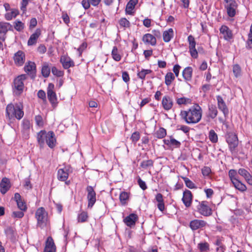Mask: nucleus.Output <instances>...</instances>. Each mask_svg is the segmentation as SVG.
Returning <instances> with one entry per match:
<instances>
[{
	"instance_id": "nucleus-42",
	"label": "nucleus",
	"mask_w": 252,
	"mask_h": 252,
	"mask_svg": "<svg viewBox=\"0 0 252 252\" xmlns=\"http://www.w3.org/2000/svg\"><path fill=\"white\" fill-rule=\"evenodd\" d=\"M176 103L180 105L182 104L186 105L187 104H190L191 103V100L189 98L182 97L178 98L176 99Z\"/></svg>"
},
{
	"instance_id": "nucleus-53",
	"label": "nucleus",
	"mask_w": 252,
	"mask_h": 252,
	"mask_svg": "<svg viewBox=\"0 0 252 252\" xmlns=\"http://www.w3.org/2000/svg\"><path fill=\"white\" fill-rule=\"evenodd\" d=\"M198 248L201 252H205L209 249V245L207 242L200 243L198 244Z\"/></svg>"
},
{
	"instance_id": "nucleus-56",
	"label": "nucleus",
	"mask_w": 252,
	"mask_h": 252,
	"mask_svg": "<svg viewBox=\"0 0 252 252\" xmlns=\"http://www.w3.org/2000/svg\"><path fill=\"white\" fill-rule=\"evenodd\" d=\"M8 24L0 22V33H5L7 31Z\"/></svg>"
},
{
	"instance_id": "nucleus-39",
	"label": "nucleus",
	"mask_w": 252,
	"mask_h": 252,
	"mask_svg": "<svg viewBox=\"0 0 252 252\" xmlns=\"http://www.w3.org/2000/svg\"><path fill=\"white\" fill-rule=\"evenodd\" d=\"M174 79V74L172 72H168L165 76V83L167 86H169Z\"/></svg>"
},
{
	"instance_id": "nucleus-23",
	"label": "nucleus",
	"mask_w": 252,
	"mask_h": 252,
	"mask_svg": "<svg viewBox=\"0 0 252 252\" xmlns=\"http://www.w3.org/2000/svg\"><path fill=\"white\" fill-rule=\"evenodd\" d=\"M220 32L223 35L225 40H230L233 37L232 31L226 26L223 25L220 29Z\"/></svg>"
},
{
	"instance_id": "nucleus-26",
	"label": "nucleus",
	"mask_w": 252,
	"mask_h": 252,
	"mask_svg": "<svg viewBox=\"0 0 252 252\" xmlns=\"http://www.w3.org/2000/svg\"><path fill=\"white\" fill-rule=\"evenodd\" d=\"M41 35V30L39 29H37L35 32L32 33L28 41V45L29 46H32L35 45L37 41L38 38Z\"/></svg>"
},
{
	"instance_id": "nucleus-54",
	"label": "nucleus",
	"mask_w": 252,
	"mask_h": 252,
	"mask_svg": "<svg viewBox=\"0 0 252 252\" xmlns=\"http://www.w3.org/2000/svg\"><path fill=\"white\" fill-rule=\"evenodd\" d=\"M35 121L37 126L39 127H42L44 126V121L42 117L38 115L35 117Z\"/></svg>"
},
{
	"instance_id": "nucleus-22",
	"label": "nucleus",
	"mask_w": 252,
	"mask_h": 252,
	"mask_svg": "<svg viewBox=\"0 0 252 252\" xmlns=\"http://www.w3.org/2000/svg\"><path fill=\"white\" fill-rule=\"evenodd\" d=\"M10 187L9 179L6 177L3 178L0 183V192L3 194H5L9 189Z\"/></svg>"
},
{
	"instance_id": "nucleus-45",
	"label": "nucleus",
	"mask_w": 252,
	"mask_h": 252,
	"mask_svg": "<svg viewBox=\"0 0 252 252\" xmlns=\"http://www.w3.org/2000/svg\"><path fill=\"white\" fill-rule=\"evenodd\" d=\"M154 161L152 159L143 160L140 163V167L144 169H147L149 167H153Z\"/></svg>"
},
{
	"instance_id": "nucleus-19",
	"label": "nucleus",
	"mask_w": 252,
	"mask_h": 252,
	"mask_svg": "<svg viewBox=\"0 0 252 252\" xmlns=\"http://www.w3.org/2000/svg\"><path fill=\"white\" fill-rule=\"evenodd\" d=\"M4 233L7 238L10 241L14 242L15 241L17 237V233L15 229L10 226H7L4 229Z\"/></svg>"
},
{
	"instance_id": "nucleus-10",
	"label": "nucleus",
	"mask_w": 252,
	"mask_h": 252,
	"mask_svg": "<svg viewBox=\"0 0 252 252\" xmlns=\"http://www.w3.org/2000/svg\"><path fill=\"white\" fill-rule=\"evenodd\" d=\"M188 41L189 44V49L191 57L196 59L198 57V52L196 49V41L194 37L192 35H189L188 37Z\"/></svg>"
},
{
	"instance_id": "nucleus-6",
	"label": "nucleus",
	"mask_w": 252,
	"mask_h": 252,
	"mask_svg": "<svg viewBox=\"0 0 252 252\" xmlns=\"http://www.w3.org/2000/svg\"><path fill=\"white\" fill-rule=\"evenodd\" d=\"M27 79V75L22 74L19 75L14 80V93L16 95H20L23 93L25 88L24 81Z\"/></svg>"
},
{
	"instance_id": "nucleus-7",
	"label": "nucleus",
	"mask_w": 252,
	"mask_h": 252,
	"mask_svg": "<svg viewBox=\"0 0 252 252\" xmlns=\"http://www.w3.org/2000/svg\"><path fill=\"white\" fill-rule=\"evenodd\" d=\"M229 150L232 154L236 152L238 145V139L237 135L233 132H229L226 138Z\"/></svg>"
},
{
	"instance_id": "nucleus-37",
	"label": "nucleus",
	"mask_w": 252,
	"mask_h": 252,
	"mask_svg": "<svg viewBox=\"0 0 252 252\" xmlns=\"http://www.w3.org/2000/svg\"><path fill=\"white\" fill-rule=\"evenodd\" d=\"M129 197V194L126 191H123L120 193L119 199L122 205H125L127 204Z\"/></svg>"
},
{
	"instance_id": "nucleus-16",
	"label": "nucleus",
	"mask_w": 252,
	"mask_h": 252,
	"mask_svg": "<svg viewBox=\"0 0 252 252\" xmlns=\"http://www.w3.org/2000/svg\"><path fill=\"white\" fill-rule=\"evenodd\" d=\"M54 85L53 83H49L47 90V97L52 104L56 103L57 97L55 92L54 91Z\"/></svg>"
},
{
	"instance_id": "nucleus-17",
	"label": "nucleus",
	"mask_w": 252,
	"mask_h": 252,
	"mask_svg": "<svg viewBox=\"0 0 252 252\" xmlns=\"http://www.w3.org/2000/svg\"><path fill=\"white\" fill-rule=\"evenodd\" d=\"M13 60L16 65L22 66L25 61V53L21 50L18 51L14 54Z\"/></svg>"
},
{
	"instance_id": "nucleus-63",
	"label": "nucleus",
	"mask_w": 252,
	"mask_h": 252,
	"mask_svg": "<svg viewBox=\"0 0 252 252\" xmlns=\"http://www.w3.org/2000/svg\"><path fill=\"white\" fill-rule=\"evenodd\" d=\"M24 186L27 189H31L32 188L31 181L29 179L26 178L24 181Z\"/></svg>"
},
{
	"instance_id": "nucleus-29",
	"label": "nucleus",
	"mask_w": 252,
	"mask_h": 252,
	"mask_svg": "<svg viewBox=\"0 0 252 252\" xmlns=\"http://www.w3.org/2000/svg\"><path fill=\"white\" fill-rule=\"evenodd\" d=\"M101 0H83L81 3L83 7L85 9H88L90 7L91 4L94 6H97Z\"/></svg>"
},
{
	"instance_id": "nucleus-28",
	"label": "nucleus",
	"mask_w": 252,
	"mask_h": 252,
	"mask_svg": "<svg viewBox=\"0 0 252 252\" xmlns=\"http://www.w3.org/2000/svg\"><path fill=\"white\" fill-rule=\"evenodd\" d=\"M155 200L158 202L157 207L161 212L165 210L164 202L162 194L158 193L157 194L155 197Z\"/></svg>"
},
{
	"instance_id": "nucleus-47",
	"label": "nucleus",
	"mask_w": 252,
	"mask_h": 252,
	"mask_svg": "<svg viewBox=\"0 0 252 252\" xmlns=\"http://www.w3.org/2000/svg\"><path fill=\"white\" fill-rule=\"evenodd\" d=\"M156 137L162 139L166 135V130L163 127L159 128L156 132Z\"/></svg>"
},
{
	"instance_id": "nucleus-40",
	"label": "nucleus",
	"mask_w": 252,
	"mask_h": 252,
	"mask_svg": "<svg viewBox=\"0 0 252 252\" xmlns=\"http://www.w3.org/2000/svg\"><path fill=\"white\" fill-rule=\"evenodd\" d=\"M111 55L115 61L119 62L121 60V56L118 53V48L116 46L113 47Z\"/></svg>"
},
{
	"instance_id": "nucleus-11",
	"label": "nucleus",
	"mask_w": 252,
	"mask_h": 252,
	"mask_svg": "<svg viewBox=\"0 0 252 252\" xmlns=\"http://www.w3.org/2000/svg\"><path fill=\"white\" fill-rule=\"evenodd\" d=\"M71 172L72 170L69 166H65L58 170L57 178L61 181H65L68 178L69 173Z\"/></svg>"
},
{
	"instance_id": "nucleus-49",
	"label": "nucleus",
	"mask_w": 252,
	"mask_h": 252,
	"mask_svg": "<svg viewBox=\"0 0 252 252\" xmlns=\"http://www.w3.org/2000/svg\"><path fill=\"white\" fill-rule=\"evenodd\" d=\"M228 176L232 183L238 179L236 170L230 169L228 172Z\"/></svg>"
},
{
	"instance_id": "nucleus-15",
	"label": "nucleus",
	"mask_w": 252,
	"mask_h": 252,
	"mask_svg": "<svg viewBox=\"0 0 252 252\" xmlns=\"http://www.w3.org/2000/svg\"><path fill=\"white\" fill-rule=\"evenodd\" d=\"M193 195L191 192L188 190L186 189L183 192V196L182 199L184 205L189 208L190 207L192 201Z\"/></svg>"
},
{
	"instance_id": "nucleus-13",
	"label": "nucleus",
	"mask_w": 252,
	"mask_h": 252,
	"mask_svg": "<svg viewBox=\"0 0 252 252\" xmlns=\"http://www.w3.org/2000/svg\"><path fill=\"white\" fill-rule=\"evenodd\" d=\"M60 61L65 69L75 66L74 61L67 55H62L60 58Z\"/></svg>"
},
{
	"instance_id": "nucleus-24",
	"label": "nucleus",
	"mask_w": 252,
	"mask_h": 252,
	"mask_svg": "<svg viewBox=\"0 0 252 252\" xmlns=\"http://www.w3.org/2000/svg\"><path fill=\"white\" fill-rule=\"evenodd\" d=\"M44 252H56V246L51 237H48L47 239Z\"/></svg>"
},
{
	"instance_id": "nucleus-60",
	"label": "nucleus",
	"mask_w": 252,
	"mask_h": 252,
	"mask_svg": "<svg viewBox=\"0 0 252 252\" xmlns=\"http://www.w3.org/2000/svg\"><path fill=\"white\" fill-rule=\"evenodd\" d=\"M62 18L64 23L68 25L70 22V19L68 14L66 12H63L62 15Z\"/></svg>"
},
{
	"instance_id": "nucleus-57",
	"label": "nucleus",
	"mask_w": 252,
	"mask_h": 252,
	"mask_svg": "<svg viewBox=\"0 0 252 252\" xmlns=\"http://www.w3.org/2000/svg\"><path fill=\"white\" fill-rule=\"evenodd\" d=\"M140 139V133L139 132H133L131 136L132 142L136 143Z\"/></svg>"
},
{
	"instance_id": "nucleus-34",
	"label": "nucleus",
	"mask_w": 252,
	"mask_h": 252,
	"mask_svg": "<svg viewBox=\"0 0 252 252\" xmlns=\"http://www.w3.org/2000/svg\"><path fill=\"white\" fill-rule=\"evenodd\" d=\"M234 187L241 192H244L247 190V187L242 183L239 179L232 183Z\"/></svg>"
},
{
	"instance_id": "nucleus-1",
	"label": "nucleus",
	"mask_w": 252,
	"mask_h": 252,
	"mask_svg": "<svg viewBox=\"0 0 252 252\" xmlns=\"http://www.w3.org/2000/svg\"><path fill=\"white\" fill-rule=\"evenodd\" d=\"M202 110L198 104H195L187 111L181 112V116L188 124H196L201 119Z\"/></svg>"
},
{
	"instance_id": "nucleus-58",
	"label": "nucleus",
	"mask_w": 252,
	"mask_h": 252,
	"mask_svg": "<svg viewBox=\"0 0 252 252\" xmlns=\"http://www.w3.org/2000/svg\"><path fill=\"white\" fill-rule=\"evenodd\" d=\"M24 215V213L21 211H14L12 214V217L13 218H22Z\"/></svg>"
},
{
	"instance_id": "nucleus-20",
	"label": "nucleus",
	"mask_w": 252,
	"mask_h": 252,
	"mask_svg": "<svg viewBox=\"0 0 252 252\" xmlns=\"http://www.w3.org/2000/svg\"><path fill=\"white\" fill-rule=\"evenodd\" d=\"M137 220L138 216L137 215L132 213L124 219V222L127 226L131 227L135 225V222Z\"/></svg>"
},
{
	"instance_id": "nucleus-12",
	"label": "nucleus",
	"mask_w": 252,
	"mask_h": 252,
	"mask_svg": "<svg viewBox=\"0 0 252 252\" xmlns=\"http://www.w3.org/2000/svg\"><path fill=\"white\" fill-rule=\"evenodd\" d=\"M207 224L206 221L202 220L194 219L189 222V227L190 229L195 231L199 229H202L205 227Z\"/></svg>"
},
{
	"instance_id": "nucleus-48",
	"label": "nucleus",
	"mask_w": 252,
	"mask_h": 252,
	"mask_svg": "<svg viewBox=\"0 0 252 252\" xmlns=\"http://www.w3.org/2000/svg\"><path fill=\"white\" fill-rule=\"evenodd\" d=\"M233 72L236 78L241 75V68L239 64H236L233 66Z\"/></svg>"
},
{
	"instance_id": "nucleus-52",
	"label": "nucleus",
	"mask_w": 252,
	"mask_h": 252,
	"mask_svg": "<svg viewBox=\"0 0 252 252\" xmlns=\"http://www.w3.org/2000/svg\"><path fill=\"white\" fill-rule=\"evenodd\" d=\"M14 28L16 31L21 32L24 28V24L20 21H16L14 22Z\"/></svg>"
},
{
	"instance_id": "nucleus-51",
	"label": "nucleus",
	"mask_w": 252,
	"mask_h": 252,
	"mask_svg": "<svg viewBox=\"0 0 252 252\" xmlns=\"http://www.w3.org/2000/svg\"><path fill=\"white\" fill-rule=\"evenodd\" d=\"M52 73L54 75L57 77H63L64 75V71L63 70L58 69L55 66L52 67Z\"/></svg>"
},
{
	"instance_id": "nucleus-41",
	"label": "nucleus",
	"mask_w": 252,
	"mask_h": 252,
	"mask_svg": "<svg viewBox=\"0 0 252 252\" xmlns=\"http://www.w3.org/2000/svg\"><path fill=\"white\" fill-rule=\"evenodd\" d=\"M19 14V11L17 9H12L11 12L6 13L5 14V18L7 20H10L12 18H15Z\"/></svg>"
},
{
	"instance_id": "nucleus-55",
	"label": "nucleus",
	"mask_w": 252,
	"mask_h": 252,
	"mask_svg": "<svg viewBox=\"0 0 252 252\" xmlns=\"http://www.w3.org/2000/svg\"><path fill=\"white\" fill-rule=\"evenodd\" d=\"M16 203L18 208L21 211H26L27 210V207L25 202L23 200H21Z\"/></svg>"
},
{
	"instance_id": "nucleus-2",
	"label": "nucleus",
	"mask_w": 252,
	"mask_h": 252,
	"mask_svg": "<svg viewBox=\"0 0 252 252\" xmlns=\"http://www.w3.org/2000/svg\"><path fill=\"white\" fill-rule=\"evenodd\" d=\"M37 140L41 148H43L46 143L50 148H53L56 145V140L52 131L40 130L37 134Z\"/></svg>"
},
{
	"instance_id": "nucleus-14",
	"label": "nucleus",
	"mask_w": 252,
	"mask_h": 252,
	"mask_svg": "<svg viewBox=\"0 0 252 252\" xmlns=\"http://www.w3.org/2000/svg\"><path fill=\"white\" fill-rule=\"evenodd\" d=\"M217 100L218 108L223 113L224 117H227L229 113V111L225 102L222 97L219 95L217 96Z\"/></svg>"
},
{
	"instance_id": "nucleus-61",
	"label": "nucleus",
	"mask_w": 252,
	"mask_h": 252,
	"mask_svg": "<svg viewBox=\"0 0 252 252\" xmlns=\"http://www.w3.org/2000/svg\"><path fill=\"white\" fill-rule=\"evenodd\" d=\"M138 184L139 186V187L145 190L147 187L146 186V184L144 181H143L140 178H139L138 179Z\"/></svg>"
},
{
	"instance_id": "nucleus-32",
	"label": "nucleus",
	"mask_w": 252,
	"mask_h": 252,
	"mask_svg": "<svg viewBox=\"0 0 252 252\" xmlns=\"http://www.w3.org/2000/svg\"><path fill=\"white\" fill-rule=\"evenodd\" d=\"M163 40L165 42H169L174 36V32L172 28L165 31L163 32Z\"/></svg>"
},
{
	"instance_id": "nucleus-36",
	"label": "nucleus",
	"mask_w": 252,
	"mask_h": 252,
	"mask_svg": "<svg viewBox=\"0 0 252 252\" xmlns=\"http://www.w3.org/2000/svg\"><path fill=\"white\" fill-rule=\"evenodd\" d=\"M89 219L88 214L87 212L81 211L78 215L77 220L78 222H87Z\"/></svg>"
},
{
	"instance_id": "nucleus-59",
	"label": "nucleus",
	"mask_w": 252,
	"mask_h": 252,
	"mask_svg": "<svg viewBox=\"0 0 252 252\" xmlns=\"http://www.w3.org/2000/svg\"><path fill=\"white\" fill-rule=\"evenodd\" d=\"M87 47V43L86 42H84L82 43V44L80 46V47L77 49V51L79 53V56H81L82 53L83 51L86 49Z\"/></svg>"
},
{
	"instance_id": "nucleus-62",
	"label": "nucleus",
	"mask_w": 252,
	"mask_h": 252,
	"mask_svg": "<svg viewBox=\"0 0 252 252\" xmlns=\"http://www.w3.org/2000/svg\"><path fill=\"white\" fill-rule=\"evenodd\" d=\"M238 173L245 178L250 173L245 169L240 168L238 170Z\"/></svg>"
},
{
	"instance_id": "nucleus-3",
	"label": "nucleus",
	"mask_w": 252,
	"mask_h": 252,
	"mask_svg": "<svg viewBox=\"0 0 252 252\" xmlns=\"http://www.w3.org/2000/svg\"><path fill=\"white\" fill-rule=\"evenodd\" d=\"M23 109V105L21 104L16 103L14 105L10 103L7 105L6 107V116L10 123L15 120V118L20 120L23 117L24 113Z\"/></svg>"
},
{
	"instance_id": "nucleus-31",
	"label": "nucleus",
	"mask_w": 252,
	"mask_h": 252,
	"mask_svg": "<svg viewBox=\"0 0 252 252\" xmlns=\"http://www.w3.org/2000/svg\"><path fill=\"white\" fill-rule=\"evenodd\" d=\"M138 2V0H130L126 6V13L129 15H132L133 13L132 10L134 8L135 6L137 4Z\"/></svg>"
},
{
	"instance_id": "nucleus-8",
	"label": "nucleus",
	"mask_w": 252,
	"mask_h": 252,
	"mask_svg": "<svg viewBox=\"0 0 252 252\" xmlns=\"http://www.w3.org/2000/svg\"><path fill=\"white\" fill-rule=\"evenodd\" d=\"M24 70L32 79H34L36 74V66L35 63L32 61L27 62L24 66Z\"/></svg>"
},
{
	"instance_id": "nucleus-38",
	"label": "nucleus",
	"mask_w": 252,
	"mask_h": 252,
	"mask_svg": "<svg viewBox=\"0 0 252 252\" xmlns=\"http://www.w3.org/2000/svg\"><path fill=\"white\" fill-rule=\"evenodd\" d=\"M31 125L29 120L24 119L22 121V130L24 133H28L31 128Z\"/></svg>"
},
{
	"instance_id": "nucleus-27",
	"label": "nucleus",
	"mask_w": 252,
	"mask_h": 252,
	"mask_svg": "<svg viewBox=\"0 0 252 252\" xmlns=\"http://www.w3.org/2000/svg\"><path fill=\"white\" fill-rule=\"evenodd\" d=\"M225 8L226 9L228 15L230 17H233L236 14V10L237 8L238 5L236 2L230 5H224Z\"/></svg>"
},
{
	"instance_id": "nucleus-43",
	"label": "nucleus",
	"mask_w": 252,
	"mask_h": 252,
	"mask_svg": "<svg viewBox=\"0 0 252 252\" xmlns=\"http://www.w3.org/2000/svg\"><path fill=\"white\" fill-rule=\"evenodd\" d=\"M209 138L213 143H216L218 142V135L213 129L210 130L209 133Z\"/></svg>"
},
{
	"instance_id": "nucleus-9",
	"label": "nucleus",
	"mask_w": 252,
	"mask_h": 252,
	"mask_svg": "<svg viewBox=\"0 0 252 252\" xmlns=\"http://www.w3.org/2000/svg\"><path fill=\"white\" fill-rule=\"evenodd\" d=\"M87 193V199L88 201V207L92 208L96 202V193L93 188L88 186L86 188Z\"/></svg>"
},
{
	"instance_id": "nucleus-33",
	"label": "nucleus",
	"mask_w": 252,
	"mask_h": 252,
	"mask_svg": "<svg viewBox=\"0 0 252 252\" xmlns=\"http://www.w3.org/2000/svg\"><path fill=\"white\" fill-rule=\"evenodd\" d=\"M218 110L217 107L214 105H211L209 106L208 112V117L211 118L212 119H215L218 115Z\"/></svg>"
},
{
	"instance_id": "nucleus-46",
	"label": "nucleus",
	"mask_w": 252,
	"mask_h": 252,
	"mask_svg": "<svg viewBox=\"0 0 252 252\" xmlns=\"http://www.w3.org/2000/svg\"><path fill=\"white\" fill-rule=\"evenodd\" d=\"M119 24L121 27L125 29L129 28L130 26L129 21L126 18H121L119 21Z\"/></svg>"
},
{
	"instance_id": "nucleus-5",
	"label": "nucleus",
	"mask_w": 252,
	"mask_h": 252,
	"mask_svg": "<svg viewBox=\"0 0 252 252\" xmlns=\"http://www.w3.org/2000/svg\"><path fill=\"white\" fill-rule=\"evenodd\" d=\"M37 226L43 228L48 224V213L43 207H39L35 212Z\"/></svg>"
},
{
	"instance_id": "nucleus-50",
	"label": "nucleus",
	"mask_w": 252,
	"mask_h": 252,
	"mask_svg": "<svg viewBox=\"0 0 252 252\" xmlns=\"http://www.w3.org/2000/svg\"><path fill=\"white\" fill-rule=\"evenodd\" d=\"M182 178L188 188L191 189L196 188L195 184L188 178L184 177H182Z\"/></svg>"
},
{
	"instance_id": "nucleus-35",
	"label": "nucleus",
	"mask_w": 252,
	"mask_h": 252,
	"mask_svg": "<svg viewBox=\"0 0 252 252\" xmlns=\"http://www.w3.org/2000/svg\"><path fill=\"white\" fill-rule=\"evenodd\" d=\"M51 69L48 63H44L42 68H41V74L42 76L45 78L48 77L50 73Z\"/></svg>"
},
{
	"instance_id": "nucleus-25",
	"label": "nucleus",
	"mask_w": 252,
	"mask_h": 252,
	"mask_svg": "<svg viewBox=\"0 0 252 252\" xmlns=\"http://www.w3.org/2000/svg\"><path fill=\"white\" fill-rule=\"evenodd\" d=\"M142 40L144 43L146 44L151 45L152 46H155L157 44V39L155 36L150 33L145 34L143 36Z\"/></svg>"
},
{
	"instance_id": "nucleus-4",
	"label": "nucleus",
	"mask_w": 252,
	"mask_h": 252,
	"mask_svg": "<svg viewBox=\"0 0 252 252\" xmlns=\"http://www.w3.org/2000/svg\"><path fill=\"white\" fill-rule=\"evenodd\" d=\"M208 204L206 201H199L195 200L192 209L203 216L209 217L212 215L213 211Z\"/></svg>"
},
{
	"instance_id": "nucleus-64",
	"label": "nucleus",
	"mask_w": 252,
	"mask_h": 252,
	"mask_svg": "<svg viewBox=\"0 0 252 252\" xmlns=\"http://www.w3.org/2000/svg\"><path fill=\"white\" fill-rule=\"evenodd\" d=\"M46 48L45 45L40 44L37 48V51L40 54H44L46 52Z\"/></svg>"
},
{
	"instance_id": "nucleus-18",
	"label": "nucleus",
	"mask_w": 252,
	"mask_h": 252,
	"mask_svg": "<svg viewBox=\"0 0 252 252\" xmlns=\"http://www.w3.org/2000/svg\"><path fill=\"white\" fill-rule=\"evenodd\" d=\"M164 144L171 148H179L181 146V142L177 141L173 138L172 136H170L169 139H165L163 140Z\"/></svg>"
},
{
	"instance_id": "nucleus-44",
	"label": "nucleus",
	"mask_w": 252,
	"mask_h": 252,
	"mask_svg": "<svg viewBox=\"0 0 252 252\" xmlns=\"http://www.w3.org/2000/svg\"><path fill=\"white\" fill-rule=\"evenodd\" d=\"M152 72V70L151 69H142L140 71H139L137 73V76L140 79L144 80L145 79L146 75Z\"/></svg>"
},
{
	"instance_id": "nucleus-30",
	"label": "nucleus",
	"mask_w": 252,
	"mask_h": 252,
	"mask_svg": "<svg viewBox=\"0 0 252 252\" xmlns=\"http://www.w3.org/2000/svg\"><path fill=\"white\" fill-rule=\"evenodd\" d=\"M192 68L190 66L186 67L182 72V75L186 81H190L192 78Z\"/></svg>"
},
{
	"instance_id": "nucleus-21",
	"label": "nucleus",
	"mask_w": 252,
	"mask_h": 252,
	"mask_svg": "<svg viewBox=\"0 0 252 252\" xmlns=\"http://www.w3.org/2000/svg\"><path fill=\"white\" fill-rule=\"evenodd\" d=\"M161 103L164 109L168 111L173 105V99L170 96L165 95L162 98Z\"/></svg>"
}]
</instances>
